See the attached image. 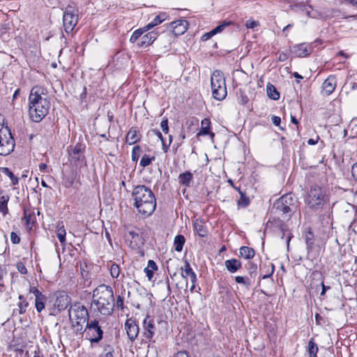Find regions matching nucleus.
<instances>
[{"mask_svg": "<svg viewBox=\"0 0 357 357\" xmlns=\"http://www.w3.org/2000/svg\"><path fill=\"white\" fill-rule=\"evenodd\" d=\"M28 105L31 120L40 122L48 114L51 105L47 89L39 85L33 86L28 98Z\"/></svg>", "mask_w": 357, "mask_h": 357, "instance_id": "nucleus-1", "label": "nucleus"}, {"mask_svg": "<svg viewBox=\"0 0 357 357\" xmlns=\"http://www.w3.org/2000/svg\"><path fill=\"white\" fill-rule=\"evenodd\" d=\"M134 206L144 217L153 214L156 208V198L152 190L144 185H137L132 192Z\"/></svg>", "mask_w": 357, "mask_h": 357, "instance_id": "nucleus-2", "label": "nucleus"}, {"mask_svg": "<svg viewBox=\"0 0 357 357\" xmlns=\"http://www.w3.org/2000/svg\"><path fill=\"white\" fill-rule=\"evenodd\" d=\"M93 304L102 314H112L115 306L112 288L106 284L98 286L93 293Z\"/></svg>", "mask_w": 357, "mask_h": 357, "instance_id": "nucleus-3", "label": "nucleus"}, {"mask_svg": "<svg viewBox=\"0 0 357 357\" xmlns=\"http://www.w3.org/2000/svg\"><path fill=\"white\" fill-rule=\"evenodd\" d=\"M328 200L326 189L319 185L311 186L305 199L306 204L313 211L323 208Z\"/></svg>", "mask_w": 357, "mask_h": 357, "instance_id": "nucleus-4", "label": "nucleus"}, {"mask_svg": "<svg viewBox=\"0 0 357 357\" xmlns=\"http://www.w3.org/2000/svg\"><path fill=\"white\" fill-rule=\"evenodd\" d=\"M68 315L75 333L82 334L83 325L88 320L89 316L86 308L80 303H75L70 306Z\"/></svg>", "mask_w": 357, "mask_h": 357, "instance_id": "nucleus-5", "label": "nucleus"}, {"mask_svg": "<svg viewBox=\"0 0 357 357\" xmlns=\"http://www.w3.org/2000/svg\"><path fill=\"white\" fill-rule=\"evenodd\" d=\"M272 209L283 220H289L296 210L295 199L291 194H286L274 202Z\"/></svg>", "mask_w": 357, "mask_h": 357, "instance_id": "nucleus-6", "label": "nucleus"}, {"mask_svg": "<svg viewBox=\"0 0 357 357\" xmlns=\"http://www.w3.org/2000/svg\"><path fill=\"white\" fill-rule=\"evenodd\" d=\"M15 140L8 126H4V118L0 114V155H8L13 151Z\"/></svg>", "mask_w": 357, "mask_h": 357, "instance_id": "nucleus-7", "label": "nucleus"}, {"mask_svg": "<svg viewBox=\"0 0 357 357\" xmlns=\"http://www.w3.org/2000/svg\"><path fill=\"white\" fill-rule=\"evenodd\" d=\"M211 86L213 97L218 100H224L227 95V87L224 74L220 70H215L211 77Z\"/></svg>", "mask_w": 357, "mask_h": 357, "instance_id": "nucleus-8", "label": "nucleus"}, {"mask_svg": "<svg viewBox=\"0 0 357 357\" xmlns=\"http://www.w3.org/2000/svg\"><path fill=\"white\" fill-rule=\"evenodd\" d=\"M83 331L85 333L86 339L90 341L91 347H93V344L98 343L102 339L103 331L99 325L98 321L96 319L88 320L86 327L84 329L83 328Z\"/></svg>", "mask_w": 357, "mask_h": 357, "instance_id": "nucleus-9", "label": "nucleus"}, {"mask_svg": "<svg viewBox=\"0 0 357 357\" xmlns=\"http://www.w3.org/2000/svg\"><path fill=\"white\" fill-rule=\"evenodd\" d=\"M78 22V10L73 6H68L63 13V24L67 33L75 29Z\"/></svg>", "mask_w": 357, "mask_h": 357, "instance_id": "nucleus-10", "label": "nucleus"}, {"mask_svg": "<svg viewBox=\"0 0 357 357\" xmlns=\"http://www.w3.org/2000/svg\"><path fill=\"white\" fill-rule=\"evenodd\" d=\"M305 241L307 246V257L308 259L315 257L316 254L319 255L321 250L320 245L318 243V240L310 230L305 234Z\"/></svg>", "mask_w": 357, "mask_h": 357, "instance_id": "nucleus-11", "label": "nucleus"}, {"mask_svg": "<svg viewBox=\"0 0 357 357\" xmlns=\"http://www.w3.org/2000/svg\"><path fill=\"white\" fill-rule=\"evenodd\" d=\"M84 146L77 143L69 151L70 161L76 166H82L86 163L84 154Z\"/></svg>", "mask_w": 357, "mask_h": 357, "instance_id": "nucleus-12", "label": "nucleus"}, {"mask_svg": "<svg viewBox=\"0 0 357 357\" xmlns=\"http://www.w3.org/2000/svg\"><path fill=\"white\" fill-rule=\"evenodd\" d=\"M143 336L148 341H151L156 331V326L153 318L147 315L143 321Z\"/></svg>", "mask_w": 357, "mask_h": 357, "instance_id": "nucleus-13", "label": "nucleus"}, {"mask_svg": "<svg viewBox=\"0 0 357 357\" xmlns=\"http://www.w3.org/2000/svg\"><path fill=\"white\" fill-rule=\"evenodd\" d=\"M125 330L128 339L131 342H134L139 332V328L136 320L133 318L127 319L125 322Z\"/></svg>", "mask_w": 357, "mask_h": 357, "instance_id": "nucleus-14", "label": "nucleus"}, {"mask_svg": "<svg viewBox=\"0 0 357 357\" xmlns=\"http://www.w3.org/2000/svg\"><path fill=\"white\" fill-rule=\"evenodd\" d=\"M125 239L129 247L133 250L139 249L144 244L141 235L134 231H130L125 236Z\"/></svg>", "mask_w": 357, "mask_h": 357, "instance_id": "nucleus-15", "label": "nucleus"}, {"mask_svg": "<svg viewBox=\"0 0 357 357\" xmlns=\"http://www.w3.org/2000/svg\"><path fill=\"white\" fill-rule=\"evenodd\" d=\"M188 23L186 20H179L168 24V30L174 36H181L188 29Z\"/></svg>", "mask_w": 357, "mask_h": 357, "instance_id": "nucleus-16", "label": "nucleus"}, {"mask_svg": "<svg viewBox=\"0 0 357 357\" xmlns=\"http://www.w3.org/2000/svg\"><path fill=\"white\" fill-rule=\"evenodd\" d=\"M70 303V298L66 292L60 291L57 293L54 306L59 312L65 310Z\"/></svg>", "mask_w": 357, "mask_h": 357, "instance_id": "nucleus-17", "label": "nucleus"}, {"mask_svg": "<svg viewBox=\"0 0 357 357\" xmlns=\"http://www.w3.org/2000/svg\"><path fill=\"white\" fill-rule=\"evenodd\" d=\"M313 51V47L310 43H301L293 47L292 53L297 57H306Z\"/></svg>", "mask_w": 357, "mask_h": 357, "instance_id": "nucleus-18", "label": "nucleus"}, {"mask_svg": "<svg viewBox=\"0 0 357 357\" xmlns=\"http://www.w3.org/2000/svg\"><path fill=\"white\" fill-rule=\"evenodd\" d=\"M337 80L335 75H330L322 84V91L326 96L331 95L335 89Z\"/></svg>", "mask_w": 357, "mask_h": 357, "instance_id": "nucleus-19", "label": "nucleus"}, {"mask_svg": "<svg viewBox=\"0 0 357 357\" xmlns=\"http://www.w3.org/2000/svg\"><path fill=\"white\" fill-rule=\"evenodd\" d=\"M158 33L155 31H150L142 36L137 45L138 47H144L151 45L157 38Z\"/></svg>", "mask_w": 357, "mask_h": 357, "instance_id": "nucleus-20", "label": "nucleus"}, {"mask_svg": "<svg viewBox=\"0 0 357 357\" xmlns=\"http://www.w3.org/2000/svg\"><path fill=\"white\" fill-rule=\"evenodd\" d=\"M201 129L197 134L198 137L209 135L211 139L214 137L215 134L210 132L211 121L208 119H204L201 122Z\"/></svg>", "mask_w": 357, "mask_h": 357, "instance_id": "nucleus-21", "label": "nucleus"}, {"mask_svg": "<svg viewBox=\"0 0 357 357\" xmlns=\"http://www.w3.org/2000/svg\"><path fill=\"white\" fill-rule=\"evenodd\" d=\"M194 230L201 237L206 236L208 232L205 222L198 219L194 222Z\"/></svg>", "mask_w": 357, "mask_h": 357, "instance_id": "nucleus-22", "label": "nucleus"}, {"mask_svg": "<svg viewBox=\"0 0 357 357\" xmlns=\"http://www.w3.org/2000/svg\"><path fill=\"white\" fill-rule=\"evenodd\" d=\"M225 267L230 273H235L241 268V263L236 259H231L226 260L225 262Z\"/></svg>", "mask_w": 357, "mask_h": 357, "instance_id": "nucleus-23", "label": "nucleus"}, {"mask_svg": "<svg viewBox=\"0 0 357 357\" xmlns=\"http://www.w3.org/2000/svg\"><path fill=\"white\" fill-rule=\"evenodd\" d=\"M26 226H32L36 222L35 212L31 208H24V218Z\"/></svg>", "mask_w": 357, "mask_h": 357, "instance_id": "nucleus-24", "label": "nucleus"}, {"mask_svg": "<svg viewBox=\"0 0 357 357\" xmlns=\"http://www.w3.org/2000/svg\"><path fill=\"white\" fill-rule=\"evenodd\" d=\"M192 178V174L189 171H186L184 173L179 174L178 182L183 185L190 186Z\"/></svg>", "mask_w": 357, "mask_h": 357, "instance_id": "nucleus-25", "label": "nucleus"}, {"mask_svg": "<svg viewBox=\"0 0 357 357\" xmlns=\"http://www.w3.org/2000/svg\"><path fill=\"white\" fill-rule=\"evenodd\" d=\"M166 20V14L165 13H160L155 17V18L149 24H147L146 26V29L149 31L155 26L161 24L162 22H164Z\"/></svg>", "mask_w": 357, "mask_h": 357, "instance_id": "nucleus-26", "label": "nucleus"}, {"mask_svg": "<svg viewBox=\"0 0 357 357\" xmlns=\"http://www.w3.org/2000/svg\"><path fill=\"white\" fill-rule=\"evenodd\" d=\"M240 256L245 259H252L255 256V250L248 246H242L239 250Z\"/></svg>", "mask_w": 357, "mask_h": 357, "instance_id": "nucleus-27", "label": "nucleus"}, {"mask_svg": "<svg viewBox=\"0 0 357 357\" xmlns=\"http://www.w3.org/2000/svg\"><path fill=\"white\" fill-rule=\"evenodd\" d=\"M47 301V297L41 294L35 298V305L37 311L40 312L45 307V303Z\"/></svg>", "mask_w": 357, "mask_h": 357, "instance_id": "nucleus-28", "label": "nucleus"}, {"mask_svg": "<svg viewBox=\"0 0 357 357\" xmlns=\"http://www.w3.org/2000/svg\"><path fill=\"white\" fill-rule=\"evenodd\" d=\"M158 269V266L155 262L153 260H149L148 261V266L144 270L146 275L151 280L153 277V271Z\"/></svg>", "mask_w": 357, "mask_h": 357, "instance_id": "nucleus-29", "label": "nucleus"}, {"mask_svg": "<svg viewBox=\"0 0 357 357\" xmlns=\"http://www.w3.org/2000/svg\"><path fill=\"white\" fill-rule=\"evenodd\" d=\"M137 130L135 128H131L126 135V142L129 144H134L138 142Z\"/></svg>", "mask_w": 357, "mask_h": 357, "instance_id": "nucleus-30", "label": "nucleus"}, {"mask_svg": "<svg viewBox=\"0 0 357 357\" xmlns=\"http://www.w3.org/2000/svg\"><path fill=\"white\" fill-rule=\"evenodd\" d=\"M319 351L318 346L314 342V339L311 338L308 342L307 352L309 357H317V354Z\"/></svg>", "mask_w": 357, "mask_h": 357, "instance_id": "nucleus-31", "label": "nucleus"}, {"mask_svg": "<svg viewBox=\"0 0 357 357\" xmlns=\"http://www.w3.org/2000/svg\"><path fill=\"white\" fill-rule=\"evenodd\" d=\"M266 91L268 96L274 100H278L280 98V93L277 91L276 88L271 84H268L266 86Z\"/></svg>", "mask_w": 357, "mask_h": 357, "instance_id": "nucleus-32", "label": "nucleus"}, {"mask_svg": "<svg viewBox=\"0 0 357 357\" xmlns=\"http://www.w3.org/2000/svg\"><path fill=\"white\" fill-rule=\"evenodd\" d=\"M66 229L63 225L59 224L56 228V236L62 245L66 244Z\"/></svg>", "mask_w": 357, "mask_h": 357, "instance_id": "nucleus-33", "label": "nucleus"}, {"mask_svg": "<svg viewBox=\"0 0 357 357\" xmlns=\"http://www.w3.org/2000/svg\"><path fill=\"white\" fill-rule=\"evenodd\" d=\"M185 241V240L183 235L176 236L174 241L175 250L177 252H181L183 250Z\"/></svg>", "mask_w": 357, "mask_h": 357, "instance_id": "nucleus-34", "label": "nucleus"}, {"mask_svg": "<svg viewBox=\"0 0 357 357\" xmlns=\"http://www.w3.org/2000/svg\"><path fill=\"white\" fill-rule=\"evenodd\" d=\"M146 31H148V30L145 26L135 30L130 36V42L132 43H136L140 37L142 38V34Z\"/></svg>", "mask_w": 357, "mask_h": 357, "instance_id": "nucleus-35", "label": "nucleus"}, {"mask_svg": "<svg viewBox=\"0 0 357 357\" xmlns=\"http://www.w3.org/2000/svg\"><path fill=\"white\" fill-rule=\"evenodd\" d=\"M8 201V196H0V211L5 215L8 213V209L7 207V203Z\"/></svg>", "mask_w": 357, "mask_h": 357, "instance_id": "nucleus-36", "label": "nucleus"}, {"mask_svg": "<svg viewBox=\"0 0 357 357\" xmlns=\"http://www.w3.org/2000/svg\"><path fill=\"white\" fill-rule=\"evenodd\" d=\"M155 159V156H149V155L144 154L139 162V165L142 167L149 166Z\"/></svg>", "mask_w": 357, "mask_h": 357, "instance_id": "nucleus-37", "label": "nucleus"}, {"mask_svg": "<svg viewBox=\"0 0 357 357\" xmlns=\"http://www.w3.org/2000/svg\"><path fill=\"white\" fill-rule=\"evenodd\" d=\"M241 195L240 199L238 200V205L240 206L245 207L250 204V199L246 196L245 193L241 190H239Z\"/></svg>", "mask_w": 357, "mask_h": 357, "instance_id": "nucleus-38", "label": "nucleus"}, {"mask_svg": "<svg viewBox=\"0 0 357 357\" xmlns=\"http://www.w3.org/2000/svg\"><path fill=\"white\" fill-rule=\"evenodd\" d=\"M235 281L238 284H243L246 288H249L251 284L250 280L247 276H236Z\"/></svg>", "mask_w": 357, "mask_h": 357, "instance_id": "nucleus-39", "label": "nucleus"}, {"mask_svg": "<svg viewBox=\"0 0 357 357\" xmlns=\"http://www.w3.org/2000/svg\"><path fill=\"white\" fill-rule=\"evenodd\" d=\"M114 349L109 344H106L103 347L102 353L100 354L99 357H114Z\"/></svg>", "mask_w": 357, "mask_h": 357, "instance_id": "nucleus-40", "label": "nucleus"}, {"mask_svg": "<svg viewBox=\"0 0 357 357\" xmlns=\"http://www.w3.org/2000/svg\"><path fill=\"white\" fill-rule=\"evenodd\" d=\"M142 153V149L139 146H135L132 150V160L133 162H137Z\"/></svg>", "mask_w": 357, "mask_h": 357, "instance_id": "nucleus-41", "label": "nucleus"}, {"mask_svg": "<svg viewBox=\"0 0 357 357\" xmlns=\"http://www.w3.org/2000/svg\"><path fill=\"white\" fill-rule=\"evenodd\" d=\"M2 172L6 174L10 178L13 185H17L19 182L18 178L14 175V174L9 170L8 168L4 167L2 169Z\"/></svg>", "mask_w": 357, "mask_h": 357, "instance_id": "nucleus-42", "label": "nucleus"}, {"mask_svg": "<svg viewBox=\"0 0 357 357\" xmlns=\"http://www.w3.org/2000/svg\"><path fill=\"white\" fill-rule=\"evenodd\" d=\"M192 273H194V271H192L190 264L188 262H185L184 268L183 269V272L181 273L182 277L184 278H188Z\"/></svg>", "mask_w": 357, "mask_h": 357, "instance_id": "nucleus-43", "label": "nucleus"}, {"mask_svg": "<svg viewBox=\"0 0 357 357\" xmlns=\"http://www.w3.org/2000/svg\"><path fill=\"white\" fill-rule=\"evenodd\" d=\"M110 274H111V276L113 278H117L119 276V274H120V268H119V266L116 264H113L112 266H111V268H110Z\"/></svg>", "mask_w": 357, "mask_h": 357, "instance_id": "nucleus-44", "label": "nucleus"}, {"mask_svg": "<svg viewBox=\"0 0 357 357\" xmlns=\"http://www.w3.org/2000/svg\"><path fill=\"white\" fill-rule=\"evenodd\" d=\"M160 127L162 132L165 134L168 133L169 132V126H168V119L166 117H164L160 123Z\"/></svg>", "mask_w": 357, "mask_h": 357, "instance_id": "nucleus-45", "label": "nucleus"}, {"mask_svg": "<svg viewBox=\"0 0 357 357\" xmlns=\"http://www.w3.org/2000/svg\"><path fill=\"white\" fill-rule=\"evenodd\" d=\"M228 25H229V23L224 22L222 24H220L218 26H216L215 29H212L213 33H214V35H215V34H217L218 33H220Z\"/></svg>", "mask_w": 357, "mask_h": 357, "instance_id": "nucleus-46", "label": "nucleus"}, {"mask_svg": "<svg viewBox=\"0 0 357 357\" xmlns=\"http://www.w3.org/2000/svg\"><path fill=\"white\" fill-rule=\"evenodd\" d=\"M259 22L257 21L253 20L252 19H250L246 21L245 22V26L248 29H254L256 26H259Z\"/></svg>", "mask_w": 357, "mask_h": 357, "instance_id": "nucleus-47", "label": "nucleus"}, {"mask_svg": "<svg viewBox=\"0 0 357 357\" xmlns=\"http://www.w3.org/2000/svg\"><path fill=\"white\" fill-rule=\"evenodd\" d=\"M114 304L117 308L123 310L124 309L123 298L121 296L119 295L116 298V303H114Z\"/></svg>", "mask_w": 357, "mask_h": 357, "instance_id": "nucleus-48", "label": "nucleus"}, {"mask_svg": "<svg viewBox=\"0 0 357 357\" xmlns=\"http://www.w3.org/2000/svg\"><path fill=\"white\" fill-rule=\"evenodd\" d=\"M28 305V302H26L24 300L20 302L18 305V307L20 308V314H23L26 312Z\"/></svg>", "mask_w": 357, "mask_h": 357, "instance_id": "nucleus-49", "label": "nucleus"}, {"mask_svg": "<svg viewBox=\"0 0 357 357\" xmlns=\"http://www.w3.org/2000/svg\"><path fill=\"white\" fill-rule=\"evenodd\" d=\"M10 240L13 243L17 244L20 242V238L18 236V235L15 232H11L10 234Z\"/></svg>", "mask_w": 357, "mask_h": 357, "instance_id": "nucleus-50", "label": "nucleus"}, {"mask_svg": "<svg viewBox=\"0 0 357 357\" xmlns=\"http://www.w3.org/2000/svg\"><path fill=\"white\" fill-rule=\"evenodd\" d=\"M17 270L19 271L20 273H21L22 274H26L27 273V269L25 267V266L20 262L17 264Z\"/></svg>", "mask_w": 357, "mask_h": 357, "instance_id": "nucleus-51", "label": "nucleus"}, {"mask_svg": "<svg viewBox=\"0 0 357 357\" xmlns=\"http://www.w3.org/2000/svg\"><path fill=\"white\" fill-rule=\"evenodd\" d=\"M351 175L354 179L357 182V162L354 163L351 167Z\"/></svg>", "mask_w": 357, "mask_h": 357, "instance_id": "nucleus-52", "label": "nucleus"}, {"mask_svg": "<svg viewBox=\"0 0 357 357\" xmlns=\"http://www.w3.org/2000/svg\"><path fill=\"white\" fill-rule=\"evenodd\" d=\"M214 35V33H213V31H210L209 32H207L206 33H204L202 36V40L203 41H206L208 40H209L210 38H211Z\"/></svg>", "mask_w": 357, "mask_h": 357, "instance_id": "nucleus-53", "label": "nucleus"}, {"mask_svg": "<svg viewBox=\"0 0 357 357\" xmlns=\"http://www.w3.org/2000/svg\"><path fill=\"white\" fill-rule=\"evenodd\" d=\"M151 132L160 139L161 142H163V141L165 140L164 137L162 133L158 130L153 129L151 130Z\"/></svg>", "mask_w": 357, "mask_h": 357, "instance_id": "nucleus-54", "label": "nucleus"}, {"mask_svg": "<svg viewBox=\"0 0 357 357\" xmlns=\"http://www.w3.org/2000/svg\"><path fill=\"white\" fill-rule=\"evenodd\" d=\"M272 122L275 126H279L281 122V119L279 116H273Z\"/></svg>", "mask_w": 357, "mask_h": 357, "instance_id": "nucleus-55", "label": "nucleus"}, {"mask_svg": "<svg viewBox=\"0 0 357 357\" xmlns=\"http://www.w3.org/2000/svg\"><path fill=\"white\" fill-rule=\"evenodd\" d=\"M30 292L32 293L35 296V297L42 294V292L40 291L35 287H32L30 288Z\"/></svg>", "mask_w": 357, "mask_h": 357, "instance_id": "nucleus-56", "label": "nucleus"}, {"mask_svg": "<svg viewBox=\"0 0 357 357\" xmlns=\"http://www.w3.org/2000/svg\"><path fill=\"white\" fill-rule=\"evenodd\" d=\"M321 296H324V295H325V294H326V292L328 289H330V288H331V287H330L329 286H326L323 282H321Z\"/></svg>", "mask_w": 357, "mask_h": 357, "instance_id": "nucleus-57", "label": "nucleus"}, {"mask_svg": "<svg viewBox=\"0 0 357 357\" xmlns=\"http://www.w3.org/2000/svg\"><path fill=\"white\" fill-rule=\"evenodd\" d=\"M174 357H190V356L188 355V354L186 351H178L175 354Z\"/></svg>", "mask_w": 357, "mask_h": 357, "instance_id": "nucleus-58", "label": "nucleus"}, {"mask_svg": "<svg viewBox=\"0 0 357 357\" xmlns=\"http://www.w3.org/2000/svg\"><path fill=\"white\" fill-rule=\"evenodd\" d=\"M288 59V55L287 53L282 52L279 54L278 59L280 61H284Z\"/></svg>", "mask_w": 357, "mask_h": 357, "instance_id": "nucleus-59", "label": "nucleus"}, {"mask_svg": "<svg viewBox=\"0 0 357 357\" xmlns=\"http://www.w3.org/2000/svg\"><path fill=\"white\" fill-rule=\"evenodd\" d=\"M170 144L168 143V144H166L165 140L163 142H162V149L164 153H167L169 149Z\"/></svg>", "mask_w": 357, "mask_h": 357, "instance_id": "nucleus-60", "label": "nucleus"}, {"mask_svg": "<svg viewBox=\"0 0 357 357\" xmlns=\"http://www.w3.org/2000/svg\"><path fill=\"white\" fill-rule=\"evenodd\" d=\"M40 172H45L47 169V166L45 163H40L38 166Z\"/></svg>", "mask_w": 357, "mask_h": 357, "instance_id": "nucleus-61", "label": "nucleus"}, {"mask_svg": "<svg viewBox=\"0 0 357 357\" xmlns=\"http://www.w3.org/2000/svg\"><path fill=\"white\" fill-rule=\"evenodd\" d=\"M190 280V282L192 284H196V282H197V276H196V274L195 273H192L190 277H189Z\"/></svg>", "mask_w": 357, "mask_h": 357, "instance_id": "nucleus-62", "label": "nucleus"}, {"mask_svg": "<svg viewBox=\"0 0 357 357\" xmlns=\"http://www.w3.org/2000/svg\"><path fill=\"white\" fill-rule=\"evenodd\" d=\"M20 91H21L20 89H17L15 91V92H14V93H13V100H15V99H16V98H17V97L20 95Z\"/></svg>", "mask_w": 357, "mask_h": 357, "instance_id": "nucleus-63", "label": "nucleus"}, {"mask_svg": "<svg viewBox=\"0 0 357 357\" xmlns=\"http://www.w3.org/2000/svg\"><path fill=\"white\" fill-rule=\"evenodd\" d=\"M317 142H318V139L314 140L313 139H309L307 140V144L310 145H314L317 143Z\"/></svg>", "mask_w": 357, "mask_h": 357, "instance_id": "nucleus-64", "label": "nucleus"}]
</instances>
